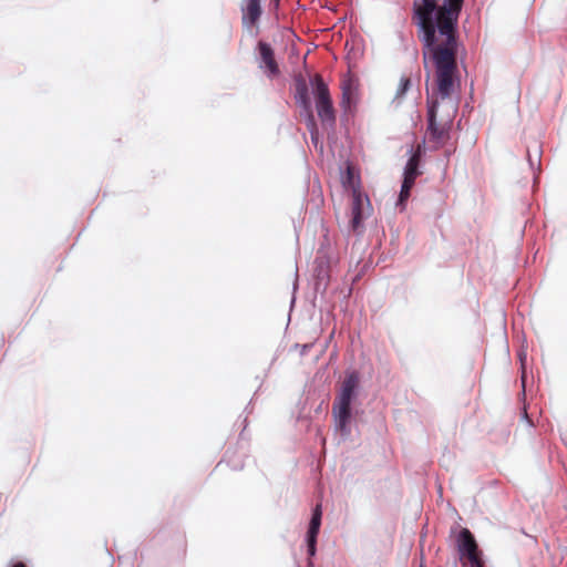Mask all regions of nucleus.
Segmentation results:
<instances>
[{
	"mask_svg": "<svg viewBox=\"0 0 567 567\" xmlns=\"http://www.w3.org/2000/svg\"><path fill=\"white\" fill-rule=\"evenodd\" d=\"M414 182L409 179H403L401 192L399 195V203L403 204L410 196L411 188L413 187Z\"/></svg>",
	"mask_w": 567,
	"mask_h": 567,
	"instance_id": "obj_12",
	"label": "nucleus"
},
{
	"mask_svg": "<svg viewBox=\"0 0 567 567\" xmlns=\"http://www.w3.org/2000/svg\"><path fill=\"white\" fill-rule=\"evenodd\" d=\"M464 0H413L412 21L423 44V55L431 54L435 65L436 93L427 100V135L435 148L450 138L457 113L453 99L458 82L456 72V27Z\"/></svg>",
	"mask_w": 567,
	"mask_h": 567,
	"instance_id": "obj_1",
	"label": "nucleus"
},
{
	"mask_svg": "<svg viewBox=\"0 0 567 567\" xmlns=\"http://www.w3.org/2000/svg\"><path fill=\"white\" fill-rule=\"evenodd\" d=\"M297 101L303 107L307 113L309 122L315 125V118L311 110V103L308 95V87L305 81H300L297 83Z\"/></svg>",
	"mask_w": 567,
	"mask_h": 567,
	"instance_id": "obj_10",
	"label": "nucleus"
},
{
	"mask_svg": "<svg viewBox=\"0 0 567 567\" xmlns=\"http://www.w3.org/2000/svg\"><path fill=\"white\" fill-rule=\"evenodd\" d=\"M341 90H342V100L341 105L344 109H349L353 99H354V82L352 79H346L341 83Z\"/></svg>",
	"mask_w": 567,
	"mask_h": 567,
	"instance_id": "obj_11",
	"label": "nucleus"
},
{
	"mask_svg": "<svg viewBox=\"0 0 567 567\" xmlns=\"http://www.w3.org/2000/svg\"><path fill=\"white\" fill-rule=\"evenodd\" d=\"M241 13V22L245 27L257 25L262 13L261 0H244Z\"/></svg>",
	"mask_w": 567,
	"mask_h": 567,
	"instance_id": "obj_7",
	"label": "nucleus"
},
{
	"mask_svg": "<svg viewBox=\"0 0 567 567\" xmlns=\"http://www.w3.org/2000/svg\"><path fill=\"white\" fill-rule=\"evenodd\" d=\"M258 51L260 54V68L265 70V73L269 78H276L279 75L280 70L275 59V52L269 43L259 41Z\"/></svg>",
	"mask_w": 567,
	"mask_h": 567,
	"instance_id": "obj_6",
	"label": "nucleus"
},
{
	"mask_svg": "<svg viewBox=\"0 0 567 567\" xmlns=\"http://www.w3.org/2000/svg\"><path fill=\"white\" fill-rule=\"evenodd\" d=\"M12 567H27L23 563H17Z\"/></svg>",
	"mask_w": 567,
	"mask_h": 567,
	"instance_id": "obj_14",
	"label": "nucleus"
},
{
	"mask_svg": "<svg viewBox=\"0 0 567 567\" xmlns=\"http://www.w3.org/2000/svg\"><path fill=\"white\" fill-rule=\"evenodd\" d=\"M370 212L371 203L369 197L361 192L360 186H353L350 227L354 233L362 230L363 220Z\"/></svg>",
	"mask_w": 567,
	"mask_h": 567,
	"instance_id": "obj_4",
	"label": "nucleus"
},
{
	"mask_svg": "<svg viewBox=\"0 0 567 567\" xmlns=\"http://www.w3.org/2000/svg\"><path fill=\"white\" fill-rule=\"evenodd\" d=\"M310 84L312 87V93L316 101V109L320 121L323 124H334L336 112L333 109L328 85L323 82V79L320 74H315L310 80Z\"/></svg>",
	"mask_w": 567,
	"mask_h": 567,
	"instance_id": "obj_3",
	"label": "nucleus"
},
{
	"mask_svg": "<svg viewBox=\"0 0 567 567\" xmlns=\"http://www.w3.org/2000/svg\"><path fill=\"white\" fill-rule=\"evenodd\" d=\"M359 384V374L351 372L347 374L342 382L341 392L333 404V414L337 420V429L342 434L349 433V421L351 416V401L354 395V390Z\"/></svg>",
	"mask_w": 567,
	"mask_h": 567,
	"instance_id": "obj_2",
	"label": "nucleus"
},
{
	"mask_svg": "<svg viewBox=\"0 0 567 567\" xmlns=\"http://www.w3.org/2000/svg\"><path fill=\"white\" fill-rule=\"evenodd\" d=\"M423 148L422 145H417L414 153L410 157V159L406 163L405 169H404V179L413 181L415 182L416 177L421 174L419 171L421 157H422Z\"/></svg>",
	"mask_w": 567,
	"mask_h": 567,
	"instance_id": "obj_9",
	"label": "nucleus"
},
{
	"mask_svg": "<svg viewBox=\"0 0 567 567\" xmlns=\"http://www.w3.org/2000/svg\"><path fill=\"white\" fill-rule=\"evenodd\" d=\"M410 84H411L410 79L402 78L398 94H400V95L404 94L408 91V89L410 87Z\"/></svg>",
	"mask_w": 567,
	"mask_h": 567,
	"instance_id": "obj_13",
	"label": "nucleus"
},
{
	"mask_svg": "<svg viewBox=\"0 0 567 567\" xmlns=\"http://www.w3.org/2000/svg\"><path fill=\"white\" fill-rule=\"evenodd\" d=\"M456 543L460 554L468 559L472 567H483L478 546L470 529L462 528L457 536Z\"/></svg>",
	"mask_w": 567,
	"mask_h": 567,
	"instance_id": "obj_5",
	"label": "nucleus"
},
{
	"mask_svg": "<svg viewBox=\"0 0 567 567\" xmlns=\"http://www.w3.org/2000/svg\"><path fill=\"white\" fill-rule=\"evenodd\" d=\"M321 517H322V509L321 504H317L312 517L309 525L308 530V554L309 556H315L316 554V543H317V536L319 534L320 525H321Z\"/></svg>",
	"mask_w": 567,
	"mask_h": 567,
	"instance_id": "obj_8",
	"label": "nucleus"
}]
</instances>
